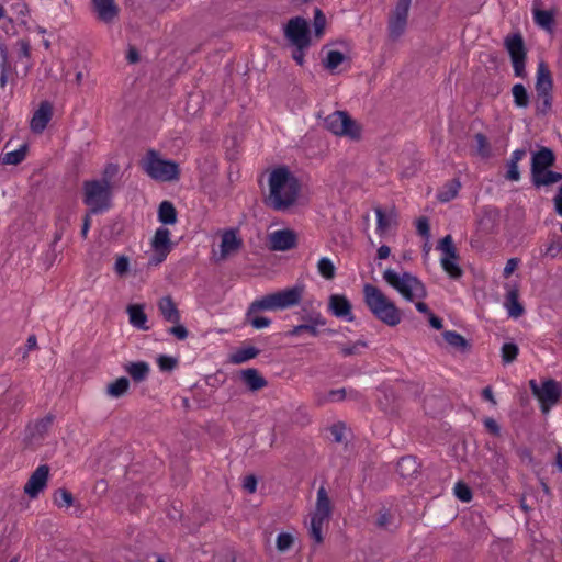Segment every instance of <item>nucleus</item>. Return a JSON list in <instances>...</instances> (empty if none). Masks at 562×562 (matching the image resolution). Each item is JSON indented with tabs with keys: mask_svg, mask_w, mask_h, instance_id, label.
<instances>
[{
	"mask_svg": "<svg viewBox=\"0 0 562 562\" xmlns=\"http://www.w3.org/2000/svg\"><path fill=\"white\" fill-rule=\"evenodd\" d=\"M130 389V381L125 376H121L106 385V394L110 397L119 398L123 396Z\"/></svg>",
	"mask_w": 562,
	"mask_h": 562,
	"instance_id": "c756f323",
	"label": "nucleus"
},
{
	"mask_svg": "<svg viewBox=\"0 0 562 562\" xmlns=\"http://www.w3.org/2000/svg\"><path fill=\"white\" fill-rule=\"evenodd\" d=\"M243 487L250 494L256 492L257 479L254 475H248L244 479Z\"/></svg>",
	"mask_w": 562,
	"mask_h": 562,
	"instance_id": "69168bd1",
	"label": "nucleus"
},
{
	"mask_svg": "<svg viewBox=\"0 0 562 562\" xmlns=\"http://www.w3.org/2000/svg\"><path fill=\"white\" fill-rule=\"evenodd\" d=\"M505 48L510 55L514 72L517 77L525 74L526 48L520 33L509 34L504 40Z\"/></svg>",
	"mask_w": 562,
	"mask_h": 562,
	"instance_id": "9b49d317",
	"label": "nucleus"
},
{
	"mask_svg": "<svg viewBox=\"0 0 562 562\" xmlns=\"http://www.w3.org/2000/svg\"><path fill=\"white\" fill-rule=\"evenodd\" d=\"M293 542H294V538L292 535L286 533V532H281L277 537V549L280 552H284L292 547Z\"/></svg>",
	"mask_w": 562,
	"mask_h": 562,
	"instance_id": "3c124183",
	"label": "nucleus"
},
{
	"mask_svg": "<svg viewBox=\"0 0 562 562\" xmlns=\"http://www.w3.org/2000/svg\"><path fill=\"white\" fill-rule=\"evenodd\" d=\"M561 179L562 173L549 169L531 176V181L537 188L551 186L559 182Z\"/></svg>",
	"mask_w": 562,
	"mask_h": 562,
	"instance_id": "c85d7f7f",
	"label": "nucleus"
},
{
	"mask_svg": "<svg viewBox=\"0 0 562 562\" xmlns=\"http://www.w3.org/2000/svg\"><path fill=\"white\" fill-rule=\"evenodd\" d=\"M442 269L452 278L458 279L462 276V270L458 265V259L441 258L440 259Z\"/></svg>",
	"mask_w": 562,
	"mask_h": 562,
	"instance_id": "c03bdc74",
	"label": "nucleus"
},
{
	"mask_svg": "<svg viewBox=\"0 0 562 562\" xmlns=\"http://www.w3.org/2000/svg\"><path fill=\"white\" fill-rule=\"evenodd\" d=\"M49 476V467L42 464L31 474L24 485V493L31 498H35L46 487Z\"/></svg>",
	"mask_w": 562,
	"mask_h": 562,
	"instance_id": "2eb2a0df",
	"label": "nucleus"
},
{
	"mask_svg": "<svg viewBox=\"0 0 562 562\" xmlns=\"http://www.w3.org/2000/svg\"><path fill=\"white\" fill-rule=\"evenodd\" d=\"M54 504L58 507L69 508L74 504L72 494L66 488H58L54 494Z\"/></svg>",
	"mask_w": 562,
	"mask_h": 562,
	"instance_id": "37998d69",
	"label": "nucleus"
},
{
	"mask_svg": "<svg viewBox=\"0 0 562 562\" xmlns=\"http://www.w3.org/2000/svg\"><path fill=\"white\" fill-rule=\"evenodd\" d=\"M453 492L456 497L464 503L470 502L473 497L471 488L462 481L456 483Z\"/></svg>",
	"mask_w": 562,
	"mask_h": 562,
	"instance_id": "de8ad7c7",
	"label": "nucleus"
},
{
	"mask_svg": "<svg viewBox=\"0 0 562 562\" xmlns=\"http://www.w3.org/2000/svg\"><path fill=\"white\" fill-rule=\"evenodd\" d=\"M258 353H259V350L255 347L241 348L232 355V362L237 363V364L244 363V362L257 357Z\"/></svg>",
	"mask_w": 562,
	"mask_h": 562,
	"instance_id": "4c0bfd02",
	"label": "nucleus"
},
{
	"mask_svg": "<svg viewBox=\"0 0 562 562\" xmlns=\"http://www.w3.org/2000/svg\"><path fill=\"white\" fill-rule=\"evenodd\" d=\"M119 171L120 167L117 164H106L102 171V178L95 180L99 182H105L106 184H113L112 180L117 176Z\"/></svg>",
	"mask_w": 562,
	"mask_h": 562,
	"instance_id": "09e8293b",
	"label": "nucleus"
},
{
	"mask_svg": "<svg viewBox=\"0 0 562 562\" xmlns=\"http://www.w3.org/2000/svg\"><path fill=\"white\" fill-rule=\"evenodd\" d=\"M483 424L486 428V430L494 435V436H499L501 435V427L499 425L496 423L495 419H493L492 417H485L483 419Z\"/></svg>",
	"mask_w": 562,
	"mask_h": 562,
	"instance_id": "052dcab7",
	"label": "nucleus"
},
{
	"mask_svg": "<svg viewBox=\"0 0 562 562\" xmlns=\"http://www.w3.org/2000/svg\"><path fill=\"white\" fill-rule=\"evenodd\" d=\"M53 109L48 102H42L31 120V130L34 133H42L52 119Z\"/></svg>",
	"mask_w": 562,
	"mask_h": 562,
	"instance_id": "aec40b11",
	"label": "nucleus"
},
{
	"mask_svg": "<svg viewBox=\"0 0 562 562\" xmlns=\"http://www.w3.org/2000/svg\"><path fill=\"white\" fill-rule=\"evenodd\" d=\"M297 244V236L294 231L285 228L272 232L268 235L269 249L273 251H286Z\"/></svg>",
	"mask_w": 562,
	"mask_h": 562,
	"instance_id": "ddd939ff",
	"label": "nucleus"
},
{
	"mask_svg": "<svg viewBox=\"0 0 562 562\" xmlns=\"http://www.w3.org/2000/svg\"><path fill=\"white\" fill-rule=\"evenodd\" d=\"M328 310L337 318H341L347 322H352L355 319L351 303L345 295H330L328 302Z\"/></svg>",
	"mask_w": 562,
	"mask_h": 562,
	"instance_id": "dca6fc26",
	"label": "nucleus"
},
{
	"mask_svg": "<svg viewBox=\"0 0 562 562\" xmlns=\"http://www.w3.org/2000/svg\"><path fill=\"white\" fill-rule=\"evenodd\" d=\"M153 251L154 254L149 258V265L153 266H158L159 263H161L170 252L169 250L164 249H153Z\"/></svg>",
	"mask_w": 562,
	"mask_h": 562,
	"instance_id": "bf43d9fd",
	"label": "nucleus"
},
{
	"mask_svg": "<svg viewBox=\"0 0 562 562\" xmlns=\"http://www.w3.org/2000/svg\"><path fill=\"white\" fill-rule=\"evenodd\" d=\"M518 296L517 289H510L505 296V307L507 308L508 315L514 318L520 317L525 312Z\"/></svg>",
	"mask_w": 562,
	"mask_h": 562,
	"instance_id": "cd10ccee",
	"label": "nucleus"
},
{
	"mask_svg": "<svg viewBox=\"0 0 562 562\" xmlns=\"http://www.w3.org/2000/svg\"><path fill=\"white\" fill-rule=\"evenodd\" d=\"M246 321L256 329L266 328L271 324V321L268 317L259 316L257 314L249 315V308L246 313Z\"/></svg>",
	"mask_w": 562,
	"mask_h": 562,
	"instance_id": "8fccbe9b",
	"label": "nucleus"
},
{
	"mask_svg": "<svg viewBox=\"0 0 562 562\" xmlns=\"http://www.w3.org/2000/svg\"><path fill=\"white\" fill-rule=\"evenodd\" d=\"M92 3L97 18L101 22L111 24L117 19L120 9L114 0H92Z\"/></svg>",
	"mask_w": 562,
	"mask_h": 562,
	"instance_id": "f3484780",
	"label": "nucleus"
},
{
	"mask_svg": "<svg viewBox=\"0 0 562 562\" xmlns=\"http://www.w3.org/2000/svg\"><path fill=\"white\" fill-rule=\"evenodd\" d=\"M514 102L519 108H527L529 104V97L526 88L521 83H516L513 89Z\"/></svg>",
	"mask_w": 562,
	"mask_h": 562,
	"instance_id": "a19ab883",
	"label": "nucleus"
},
{
	"mask_svg": "<svg viewBox=\"0 0 562 562\" xmlns=\"http://www.w3.org/2000/svg\"><path fill=\"white\" fill-rule=\"evenodd\" d=\"M333 505L327 491L324 486H321L317 491L316 505L310 522V536L317 544L323 542V528L329 521Z\"/></svg>",
	"mask_w": 562,
	"mask_h": 562,
	"instance_id": "0eeeda50",
	"label": "nucleus"
},
{
	"mask_svg": "<svg viewBox=\"0 0 562 562\" xmlns=\"http://www.w3.org/2000/svg\"><path fill=\"white\" fill-rule=\"evenodd\" d=\"M530 387L541 403V411L544 414L559 402L562 394L561 385L554 380L544 381L541 386H539L536 381L531 380Z\"/></svg>",
	"mask_w": 562,
	"mask_h": 562,
	"instance_id": "9d476101",
	"label": "nucleus"
},
{
	"mask_svg": "<svg viewBox=\"0 0 562 562\" xmlns=\"http://www.w3.org/2000/svg\"><path fill=\"white\" fill-rule=\"evenodd\" d=\"M474 139L477 155L484 159L490 158L492 156V147L486 136L482 133H476Z\"/></svg>",
	"mask_w": 562,
	"mask_h": 562,
	"instance_id": "e433bc0d",
	"label": "nucleus"
},
{
	"mask_svg": "<svg viewBox=\"0 0 562 562\" xmlns=\"http://www.w3.org/2000/svg\"><path fill=\"white\" fill-rule=\"evenodd\" d=\"M126 312L132 326L142 330H148L149 327L146 325L147 315L144 312L143 305L131 304L127 306Z\"/></svg>",
	"mask_w": 562,
	"mask_h": 562,
	"instance_id": "a878e982",
	"label": "nucleus"
},
{
	"mask_svg": "<svg viewBox=\"0 0 562 562\" xmlns=\"http://www.w3.org/2000/svg\"><path fill=\"white\" fill-rule=\"evenodd\" d=\"M363 299L368 310L381 323L395 327L403 319L402 311L381 289L367 283L363 285Z\"/></svg>",
	"mask_w": 562,
	"mask_h": 562,
	"instance_id": "7ed1b4c3",
	"label": "nucleus"
},
{
	"mask_svg": "<svg viewBox=\"0 0 562 562\" xmlns=\"http://www.w3.org/2000/svg\"><path fill=\"white\" fill-rule=\"evenodd\" d=\"M453 248H456V247H454L452 237L450 235L445 236L439 241L438 249L441 250L442 252H447L448 250H451Z\"/></svg>",
	"mask_w": 562,
	"mask_h": 562,
	"instance_id": "774afa93",
	"label": "nucleus"
},
{
	"mask_svg": "<svg viewBox=\"0 0 562 562\" xmlns=\"http://www.w3.org/2000/svg\"><path fill=\"white\" fill-rule=\"evenodd\" d=\"M506 179H508L510 181H518L520 179V172H519V169H518V164H514V162L508 161Z\"/></svg>",
	"mask_w": 562,
	"mask_h": 562,
	"instance_id": "e2e57ef3",
	"label": "nucleus"
},
{
	"mask_svg": "<svg viewBox=\"0 0 562 562\" xmlns=\"http://www.w3.org/2000/svg\"><path fill=\"white\" fill-rule=\"evenodd\" d=\"M269 194L267 205L276 211H284L292 206L299 195L300 184L296 177L285 166L272 169L268 178Z\"/></svg>",
	"mask_w": 562,
	"mask_h": 562,
	"instance_id": "f257e3e1",
	"label": "nucleus"
},
{
	"mask_svg": "<svg viewBox=\"0 0 562 562\" xmlns=\"http://www.w3.org/2000/svg\"><path fill=\"white\" fill-rule=\"evenodd\" d=\"M130 270V259L124 256H117L114 263V271L119 277L125 276Z\"/></svg>",
	"mask_w": 562,
	"mask_h": 562,
	"instance_id": "603ef678",
	"label": "nucleus"
},
{
	"mask_svg": "<svg viewBox=\"0 0 562 562\" xmlns=\"http://www.w3.org/2000/svg\"><path fill=\"white\" fill-rule=\"evenodd\" d=\"M554 162L555 155L552 149L541 147L538 151L532 154L530 168L531 176L549 169L554 165Z\"/></svg>",
	"mask_w": 562,
	"mask_h": 562,
	"instance_id": "6ab92c4d",
	"label": "nucleus"
},
{
	"mask_svg": "<svg viewBox=\"0 0 562 562\" xmlns=\"http://www.w3.org/2000/svg\"><path fill=\"white\" fill-rule=\"evenodd\" d=\"M376 215V233L385 236L391 233L397 225L396 212L393 209L383 210L380 206L374 207Z\"/></svg>",
	"mask_w": 562,
	"mask_h": 562,
	"instance_id": "a211bd4d",
	"label": "nucleus"
},
{
	"mask_svg": "<svg viewBox=\"0 0 562 562\" xmlns=\"http://www.w3.org/2000/svg\"><path fill=\"white\" fill-rule=\"evenodd\" d=\"M139 164L146 175L154 180L169 182L179 179V165L172 160L162 159L156 150H148Z\"/></svg>",
	"mask_w": 562,
	"mask_h": 562,
	"instance_id": "39448f33",
	"label": "nucleus"
},
{
	"mask_svg": "<svg viewBox=\"0 0 562 562\" xmlns=\"http://www.w3.org/2000/svg\"><path fill=\"white\" fill-rule=\"evenodd\" d=\"M168 333L179 340H184L189 335L187 328L181 325L180 322L178 324H173V326L168 329Z\"/></svg>",
	"mask_w": 562,
	"mask_h": 562,
	"instance_id": "4d7b16f0",
	"label": "nucleus"
},
{
	"mask_svg": "<svg viewBox=\"0 0 562 562\" xmlns=\"http://www.w3.org/2000/svg\"><path fill=\"white\" fill-rule=\"evenodd\" d=\"M53 424V417L52 416H46L40 420H37L34 425V431L36 434H38L40 436H43L44 434L47 432V430L49 429V427L52 426Z\"/></svg>",
	"mask_w": 562,
	"mask_h": 562,
	"instance_id": "6e6d98bb",
	"label": "nucleus"
},
{
	"mask_svg": "<svg viewBox=\"0 0 562 562\" xmlns=\"http://www.w3.org/2000/svg\"><path fill=\"white\" fill-rule=\"evenodd\" d=\"M303 293L304 286L295 285L293 288L267 294L255 300L249 305V315L257 314L261 311H279L295 306L301 302Z\"/></svg>",
	"mask_w": 562,
	"mask_h": 562,
	"instance_id": "20e7f679",
	"label": "nucleus"
},
{
	"mask_svg": "<svg viewBox=\"0 0 562 562\" xmlns=\"http://www.w3.org/2000/svg\"><path fill=\"white\" fill-rule=\"evenodd\" d=\"M158 367L161 371H171L177 367V359L170 356L161 355L157 359Z\"/></svg>",
	"mask_w": 562,
	"mask_h": 562,
	"instance_id": "864d4df0",
	"label": "nucleus"
},
{
	"mask_svg": "<svg viewBox=\"0 0 562 562\" xmlns=\"http://www.w3.org/2000/svg\"><path fill=\"white\" fill-rule=\"evenodd\" d=\"M459 189L460 182L452 179L438 191L437 198L440 202H449L457 196Z\"/></svg>",
	"mask_w": 562,
	"mask_h": 562,
	"instance_id": "473e14b6",
	"label": "nucleus"
},
{
	"mask_svg": "<svg viewBox=\"0 0 562 562\" xmlns=\"http://www.w3.org/2000/svg\"><path fill=\"white\" fill-rule=\"evenodd\" d=\"M443 338L448 345L460 351H467L470 347L467 339L457 331L447 330L443 333Z\"/></svg>",
	"mask_w": 562,
	"mask_h": 562,
	"instance_id": "72a5a7b5",
	"label": "nucleus"
},
{
	"mask_svg": "<svg viewBox=\"0 0 562 562\" xmlns=\"http://www.w3.org/2000/svg\"><path fill=\"white\" fill-rule=\"evenodd\" d=\"M346 56L338 50H329L327 57L324 60V66L328 70H335L340 64L344 63Z\"/></svg>",
	"mask_w": 562,
	"mask_h": 562,
	"instance_id": "a18cd8bd",
	"label": "nucleus"
},
{
	"mask_svg": "<svg viewBox=\"0 0 562 562\" xmlns=\"http://www.w3.org/2000/svg\"><path fill=\"white\" fill-rule=\"evenodd\" d=\"M360 347H366V344L362 341L353 342L349 346H342L340 351L345 357L356 355Z\"/></svg>",
	"mask_w": 562,
	"mask_h": 562,
	"instance_id": "0e129e2a",
	"label": "nucleus"
},
{
	"mask_svg": "<svg viewBox=\"0 0 562 562\" xmlns=\"http://www.w3.org/2000/svg\"><path fill=\"white\" fill-rule=\"evenodd\" d=\"M326 25V18L319 9H315L314 14V29L316 36L321 37L323 35L324 29Z\"/></svg>",
	"mask_w": 562,
	"mask_h": 562,
	"instance_id": "5fc2aeb1",
	"label": "nucleus"
},
{
	"mask_svg": "<svg viewBox=\"0 0 562 562\" xmlns=\"http://www.w3.org/2000/svg\"><path fill=\"white\" fill-rule=\"evenodd\" d=\"M535 22L547 31H551L554 22L553 13L547 10H535L533 11Z\"/></svg>",
	"mask_w": 562,
	"mask_h": 562,
	"instance_id": "f704fd0d",
	"label": "nucleus"
},
{
	"mask_svg": "<svg viewBox=\"0 0 562 562\" xmlns=\"http://www.w3.org/2000/svg\"><path fill=\"white\" fill-rule=\"evenodd\" d=\"M83 202L90 213H101L111 207L113 184L89 180L83 182Z\"/></svg>",
	"mask_w": 562,
	"mask_h": 562,
	"instance_id": "423d86ee",
	"label": "nucleus"
},
{
	"mask_svg": "<svg viewBox=\"0 0 562 562\" xmlns=\"http://www.w3.org/2000/svg\"><path fill=\"white\" fill-rule=\"evenodd\" d=\"M330 434L336 442H341L345 438V426L344 424H335L330 427Z\"/></svg>",
	"mask_w": 562,
	"mask_h": 562,
	"instance_id": "680f3d73",
	"label": "nucleus"
},
{
	"mask_svg": "<svg viewBox=\"0 0 562 562\" xmlns=\"http://www.w3.org/2000/svg\"><path fill=\"white\" fill-rule=\"evenodd\" d=\"M325 126L335 135L349 136L350 138L360 137V127L358 124L342 111H336L325 119Z\"/></svg>",
	"mask_w": 562,
	"mask_h": 562,
	"instance_id": "6e6552de",
	"label": "nucleus"
},
{
	"mask_svg": "<svg viewBox=\"0 0 562 562\" xmlns=\"http://www.w3.org/2000/svg\"><path fill=\"white\" fill-rule=\"evenodd\" d=\"M240 379L248 390L256 392L267 385V380L259 373L257 369H245L240 371Z\"/></svg>",
	"mask_w": 562,
	"mask_h": 562,
	"instance_id": "b1692460",
	"label": "nucleus"
},
{
	"mask_svg": "<svg viewBox=\"0 0 562 562\" xmlns=\"http://www.w3.org/2000/svg\"><path fill=\"white\" fill-rule=\"evenodd\" d=\"M411 2L412 0H396L395 8L389 14L387 31L393 42L397 41L406 31Z\"/></svg>",
	"mask_w": 562,
	"mask_h": 562,
	"instance_id": "1a4fd4ad",
	"label": "nucleus"
},
{
	"mask_svg": "<svg viewBox=\"0 0 562 562\" xmlns=\"http://www.w3.org/2000/svg\"><path fill=\"white\" fill-rule=\"evenodd\" d=\"M153 249L171 250L170 232L168 228H158L151 240Z\"/></svg>",
	"mask_w": 562,
	"mask_h": 562,
	"instance_id": "2f4dec72",
	"label": "nucleus"
},
{
	"mask_svg": "<svg viewBox=\"0 0 562 562\" xmlns=\"http://www.w3.org/2000/svg\"><path fill=\"white\" fill-rule=\"evenodd\" d=\"M284 35L293 46L310 47L311 45L308 23L303 18L296 16L289 20Z\"/></svg>",
	"mask_w": 562,
	"mask_h": 562,
	"instance_id": "f8f14e48",
	"label": "nucleus"
},
{
	"mask_svg": "<svg viewBox=\"0 0 562 562\" xmlns=\"http://www.w3.org/2000/svg\"><path fill=\"white\" fill-rule=\"evenodd\" d=\"M243 246V239L235 229H226L221 234L220 254L216 261H224L229 256L238 252Z\"/></svg>",
	"mask_w": 562,
	"mask_h": 562,
	"instance_id": "4468645a",
	"label": "nucleus"
},
{
	"mask_svg": "<svg viewBox=\"0 0 562 562\" xmlns=\"http://www.w3.org/2000/svg\"><path fill=\"white\" fill-rule=\"evenodd\" d=\"M325 324L326 321L319 314H317L310 318V323L294 326L290 331L286 333V336L295 337L306 333L313 337H316L319 334L317 327L324 326Z\"/></svg>",
	"mask_w": 562,
	"mask_h": 562,
	"instance_id": "4be33fe9",
	"label": "nucleus"
},
{
	"mask_svg": "<svg viewBox=\"0 0 562 562\" xmlns=\"http://www.w3.org/2000/svg\"><path fill=\"white\" fill-rule=\"evenodd\" d=\"M308 47L294 46L292 58L296 61L297 65L302 66L304 64L305 50Z\"/></svg>",
	"mask_w": 562,
	"mask_h": 562,
	"instance_id": "338daca9",
	"label": "nucleus"
},
{
	"mask_svg": "<svg viewBox=\"0 0 562 562\" xmlns=\"http://www.w3.org/2000/svg\"><path fill=\"white\" fill-rule=\"evenodd\" d=\"M383 280L406 301L414 302L417 300L415 306L419 313L427 315L431 313L428 305L422 302L427 297V290L416 276L407 271L398 273L393 269H386L383 272Z\"/></svg>",
	"mask_w": 562,
	"mask_h": 562,
	"instance_id": "f03ea898",
	"label": "nucleus"
},
{
	"mask_svg": "<svg viewBox=\"0 0 562 562\" xmlns=\"http://www.w3.org/2000/svg\"><path fill=\"white\" fill-rule=\"evenodd\" d=\"M419 463L413 456H406L398 460L397 472L404 479H411L418 473Z\"/></svg>",
	"mask_w": 562,
	"mask_h": 562,
	"instance_id": "bb28decb",
	"label": "nucleus"
},
{
	"mask_svg": "<svg viewBox=\"0 0 562 562\" xmlns=\"http://www.w3.org/2000/svg\"><path fill=\"white\" fill-rule=\"evenodd\" d=\"M501 352L503 362L512 363L513 361L516 360L519 352V348L514 342H506L502 346Z\"/></svg>",
	"mask_w": 562,
	"mask_h": 562,
	"instance_id": "49530a36",
	"label": "nucleus"
},
{
	"mask_svg": "<svg viewBox=\"0 0 562 562\" xmlns=\"http://www.w3.org/2000/svg\"><path fill=\"white\" fill-rule=\"evenodd\" d=\"M537 97H538V102L540 103L538 109L542 113H546L547 111H549L551 109V105H552V94L551 93H547V94H539Z\"/></svg>",
	"mask_w": 562,
	"mask_h": 562,
	"instance_id": "13d9d810",
	"label": "nucleus"
},
{
	"mask_svg": "<svg viewBox=\"0 0 562 562\" xmlns=\"http://www.w3.org/2000/svg\"><path fill=\"white\" fill-rule=\"evenodd\" d=\"M158 218L164 224H175L177 222V211L169 201H164L159 205Z\"/></svg>",
	"mask_w": 562,
	"mask_h": 562,
	"instance_id": "7c9ffc66",
	"label": "nucleus"
},
{
	"mask_svg": "<svg viewBox=\"0 0 562 562\" xmlns=\"http://www.w3.org/2000/svg\"><path fill=\"white\" fill-rule=\"evenodd\" d=\"M158 311L166 322L178 324L180 322V312L171 296L161 297L158 303Z\"/></svg>",
	"mask_w": 562,
	"mask_h": 562,
	"instance_id": "412c9836",
	"label": "nucleus"
},
{
	"mask_svg": "<svg viewBox=\"0 0 562 562\" xmlns=\"http://www.w3.org/2000/svg\"><path fill=\"white\" fill-rule=\"evenodd\" d=\"M347 398V389L331 390L327 394L317 397V404L324 405L328 402H340Z\"/></svg>",
	"mask_w": 562,
	"mask_h": 562,
	"instance_id": "79ce46f5",
	"label": "nucleus"
},
{
	"mask_svg": "<svg viewBox=\"0 0 562 562\" xmlns=\"http://www.w3.org/2000/svg\"><path fill=\"white\" fill-rule=\"evenodd\" d=\"M562 252V241L559 238H551L541 251L542 257L555 259Z\"/></svg>",
	"mask_w": 562,
	"mask_h": 562,
	"instance_id": "58836bf2",
	"label": "nucleus"
},
{
	"mask_svg": "<svg viewBox=\"0 0 562 562\" xmlns=\"http://www.w3.org/2000/svg\"><path fill=\"white\" fill-rule=\"evenodd\" d=\"M25 155H26V146L23 145L16 150L5 153L1 157V161L4 165H19L20 162H22L24 160Z\"/></svg>",
	"mask_w": 562,
	"mask_h": 562,
	"instance_id": "ea45409f",
	"label": "nucleus"
},
{
	"mask_svg": "<svg viewBox=\"0 0 562 562\" xmlns=\"http://www.w3.org/2000/svg\"><path fill=\"white\" fill-rule=\"evenodd\" d=\"M553 87L552 76L544 63H540L537 69L536 91L537 95L551 93Z\"/></svg>",
	"mask_w": 562,
	"mask_h": 562,
	"instance_id": "5701e85b",
	"label": "nucleus"
},
{
	"mask_svg": "<svg viewBox=\"0 0 562 562\" xmlns=\"http://www.w3.org/2000/svg\"><path fill=\"white\" fill-rule=\"evenodd\" d=\"M317 270L326 280H333L336 276V267L328 257H322L318 260Z\"/></svg>",
	"mask_w": 562,
	"mask_h": 562,
	"instance_id": "c9c22d12",
	"label": "nucleus"
},
{
	"mask_svg": "<svg viewBox=\"0 0 562 562\" xmlns=\"http://www.w3.org/2000/svg\"><path fill=\"white\" fill-rule=\"evenodd\" d=\"M123 369L135 383L145 381L150 372V367L145 361L127 362Z\"/></svg>",
	"mask_w": 562,
	"mask_h": 562,
	"instance_id": "393cba45",
	"label": "nucleus"
}]
</instances>
